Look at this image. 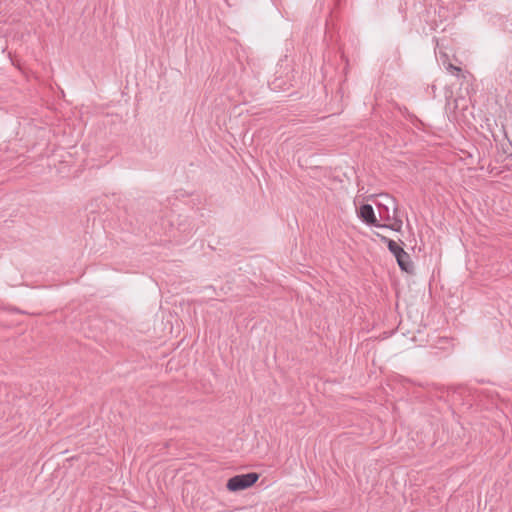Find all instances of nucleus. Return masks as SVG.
Masks as SVG:
<instances>
[{"label": "nucleus", "instance_id": "7", "mask_svg": "<svg viewBox=\"0 0 512 512\" xmlns=\"http://www.w3.org/2000/svg\"><path fill=\"white\" fill-rule=\"evenodd\" d=\"M447 70L452 73H456L457 75H459L461 73V68L454 66L453 64H449L447 66Z\"/></svg>", "mask_w": 512, "mask_h": 512}, {"label": "nucleus", "instance_id": "6", "mask_svg": "<svg viewBox=\"0 0 512 512\" xmlns=\"http://www.w3.org/2000/svg\"><path fill=\"white\" fill-rule=\"evenodd\" d=\"M389 206H391V204H389L388 201L387 204H379V214L383 220L390 223L393 221V215L390 216L389 214Z\"/></svg>", "mask_w": 512, "mask_h": 512}, {"label": "nucleus", "instance_id": "2", "mask_svg": "<svg viewBox=\"0 0 512 512\" xmlns=\"http://www.w3.org/2000/svg\"><path fill=\"white\" fill-rule=\"evenodd\" d=\"M384 197L386 198V200H388L389 204H391V206H392V209H393V221L391 223H387V224H380L379 227L388 228V229H391L393 231L399 232V231H401V228H402V220L397 216L396 201H395L394 198H391L388 195H385Z\"/></svg>", "mask_w": 512, "mask_h": 512}, {"label": "nucleus", "instance_id": "3", "mask_svg": "<svg viewBox=\"0 0 512 512\" xmlns=\"http://www.w3.org/2000/svg\"><path fill=\"white\" fill-rule=\"evenodd\" d=\"M359 217L366 222L369 225H374L379 227L380 224L378 223L374 209L370 204H363L359 209Z\"/></svg>", "mask_w": 512, "mask_h": 512}, {"label": "nucleus", "instance_id": "1", "mask_svg": "<svg viewBox=\"0 0 512 512\" xmlns=\"http://www.w3.org/2000/svg\"><path fill=\"white\" fill-rule=\"evenodd\" d=\"M259 479V474L251 472L231 477L226 484L229 491L236 492L253 486Z\"/></svg>", "mask_w": 512, "mask_h": 512}, {"label": "nucleus", "instance_id": "4", "mask_svg": "<svg viewBox=\"0 0 512 512\" xmlns=\"http://www.w3.org/2000/svg\"><path fill=\"white\" fill-rule=\"evenodd\" d=\"M396 260H397V263H398L399 267L401 268V270H403L407 273L413 272L414 266L411 261L410 255L406 251L400 253L397 256Z\"/></svg>", "mask_w": 512, "mask_h": 512}, {"label": "nucleus", "instance_id": "5", "mask_svg": "<svg viewBox=\"0 0 512 512\" xmlns=\"http://www.w3.org/2000/svg\"><path fill=\"white\" fill-rule=\"evenodd\" d=\"M377 236L380 238V240H381L383 243L387 244V247H388L389 251H390V252L395 256V258H397V256H398L400 253H402V252H404V251H405V250H404L401 246H399L395 241H393V240H391V239L387 238L386 236H383V235H381V234H379V233H377Z\"/></svg>", "mask_w": 512, "mask_h": 512}]
</instances>
